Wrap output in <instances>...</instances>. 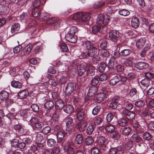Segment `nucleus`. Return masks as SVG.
I'll return each instance as SVG.
<instances>
[{
    "label": "nucleus",
    "mask_w": 154,
    "mask_h": 154,
    "mask_svg": "<svg viewBox=\"0 0 154 154\" xmlns=\"http://www.w3.org/2000/svg\"><path fill=\"white\" fill-rule=\"evenodd\" d=\"M91 16V14L88 13L78 12L72 15L71 18L77 22L84 23L89 20Z\"/></svg>",
    "instance_id": "nucleus-1"
},
{
    "label": "nucleus",
    "mask_w": 154,
    "mask_h": 154,
    "mask_svg": "<svg viewBox=\"0 0 154 154\" xmlns=\"http://www.w3.org/2000/svg\"><path fill=\"white\" fill-rule=\"evenodd\" d=\"M110 20L109 17L100 14L98 16L96 23L99 26H103L108 24Z\"/></svg>",
    "instance_id": "nucleus-2"
},
{
    "label": "nucleus",
    "mask_w": 154,
    "mask_h": 154,
    "mask_svg": "<svg viewBox=\"0 0 154 154\" xmlns=\"http://www.w3.org/2000/svg\"><path fill=\"white\" fill-rule=\"evenodd\" d=\"M39 42L37 41L33 43L32 44L29 43L26 45L23 50L24 54L25 55H28L31 52L33 46Z\"/></svg>",
    "instance_id": "nucleus-3"
},
{
    "label": "nucleus",
    "mask_w": 154,
    "mask_h": 154,
    "mask_svg": "<svg viewBox=\"0 0 154 154\" xmlns=\"http://www.w3.org/2000/svg\"><path fill=\"white\" fill-rule=\"evenodd\" d=\"M63 149L67 154H74V149L71 146L69 142H67L64 144Z\"/></svg>",
    "instance_id": "nucleus-4"
},
{
    "label": "nucleus",
    "mask_w": 154,
    "mask_h": 154,
    "mask_svg": "<svg viewBox=\"0 0 154 154\" xmlns=\"http://www.w3.org/2000/svg\"><path fill=\"white\" fill-rule=\"evenodd\" d=\"M119 36V32L118 31H112L109 33V38L115 42H117Z\"/></svg>",
    "instance_id": "nucleus-5"
},
{
    "label": "nucleus",
    "mask_w": 154,
    "mask_h": 154,
    "mask_svg": "<svg viewBox=\"0 0 154 154\" xmlns=\"http://www.w3.org/2000/svg\"><path fill=\"white\" fill-rule=\"evenodd\" d=\"M106 95L104 93L100 92L95 95L94 99L97 103H100L103 101Z\"/></svg>",
    "instance_id": "nucleus-6"
},
{
    "label": "nucleus",
    "mask_w": 154,
    "mask_h": 154,
    "mask_svg": "<svg viewBox=\"0 0 154 154\" xmlns=\"http://www.w3.org/2000/svg\"><path fill=\"white\" fill-rule=\"evenodd\" d=\"M74 89V84L72 83H68L65 91V94L67 96L70 95Z\"/></svg>",
    "instance_id": "nucleus-7"
},
{
    "label": "nucleus",
    "mask_w": 154,
    "mask_h": 154,
    "mask_svg": "<svg viewBox=\"0 0 154 154\" xmlns=\"http://www.w3.org/2000/svg\"><path fill=\"white\" fill-rule=\"evenodd\" d=\"M134 66L139 70L147 68L149 67L148 64L144 62H137L134 64Z\"/></svg>",
    "instance_id": "nucleus-8"
},
{
    "label": "nucleus",
    "mask_w": 154,
    "mask_h": 154,
    "mask_svg": "<svg viewBox=\"0 0 154 154\" xmlns=\"http://www.w3.org/2000/svg\"><path fill=\"white\" fill-rule=\"evenodd\" d=\"M122 113L124 116L129 119H132L135 117V114L132 111H126L124 109L122 111Z\"/></svg>",
    "instance_id": "nucleus-9"
},
{
    "label": "nucleus",
    "mask_w": 154,
    "mask_h": 154,
    "mask_svg": "<svg viewBox=\"0 0 154 154\" xmlns=\"http://www.w3.org/2000/svg\"><path fill=\"white\" fill-rule=\"evenodd\" d=\"M64 136V132L62 130H59L57 134V142L58 143H61L63 140Z\"/></svg>",
    "instance_id": "nucleus-10"
},
{
    "label": "nucleus",
    "mask_w": 154,
    "mask_h": 154,
    "mask_svg": "<svg viewBox=\"0 0 154 154\" xmlns=\"http://www.w3.org/2000/svg\"><path fill=\"white\" fill-rule=\"evenodd\" d=\"M105 139L104 137L101 136L98 138L97 142L100 149L103 150L105 149Z\"/></svg>",
    "instance_id": "nucleus-11"
},
{
    "label": "nucleus",
    "mask_w": 154,
    "mask_h": 154,
    "mask_svg": "<svg viewBox=\"0 0 154 154\" xmlns=\"http://www.w3.org/2000/svg\"><path fill=\"white\" fill-rule=\"evenodd\" d=\"M66 36V40L71 43H75L77 41V37L75 35L67 34Z\"/></svg>",
    "instance_id": "nucleus-12"
},
{
    "label": "nucleus",
    "mask_w": 154,
    "mask_h": 154,
    "mask_svg": "<svg viewBox=\"0 0 154 154\" xmlns=\"http://www.w3.org/2000/svg\"><path fill=\"white\" fill-rule=\"evenodd\" d=\"M86 64L83 63L80 64L78 69V73L79 76L82 75L85 72L86 69Z\"/></svg>",
    "instance_id": "nucleus-13"
},
{
    "label": "nucleus",
    "mask_w": 154,
    "mask_h": 154,
    "mask_svg": "<svg viewBox=\"0 0 154 154\" xmlns=\"http://www.w3.org/2000/svg\"><path fill=\"white\" fill-rule=\"evenodd\" d=\"M88 50L87 54L91 57H93L98 53L97 49L95 47H92Z\"/></svg>",
    "instance_id": "nucleus-14"
},
{
    "label": "nucleus",
    "mask_w": 154,
    "mask_h": 154,
    "mask_svg": "<svg viewBox=\"0 0 154 154\" xmlns=\"http://www.w3.org/2000/svg\"><path fill=\"white\" fill-rule=\"evenodd\" d=\"M97 88L96 86L91 85L88 90V95L91 97L94 95L97 91Z\"/></svg>",
    "instance_id": "nucleus-15"
},
{
    "label": "nucleus",
    "mask_w": 154,
    "mask_h": 154,
    "mask_svg": "<svg viewBox=\"0 0 154 154\" xmlns=\"http://www.w3.org/2000/svg\"><path fill=\"white\" fill-rule=\"evenodd\" d=\"M146 40L145 38H141L137 41L136 43V46L138 48H142L145 44Z\"/></svg>",
    "instance_id": "nucleus-16"
},
{
    "label": "nucleus",
    "mask_w": 154,
    "mask_h": 154,
    "mask_svg": "<svg viewBox=\"0 0 154 154\" xmlns=\"http://www.w3.org/2000/svg\"><path fill=\"white\" fill-rule=\"evenodd\" d=\"M63 110L66 113L71 114L74 112V108L73 106L71 105H66L64 106Z\"/></svg>",
    "instance_id": "nucleus-17"
},
{
    "label": "nucleus",
    "mask_w": 154,
    "mask_h": 154,
    "mask_svg": "<svg viewBox=\"0 0 154 154\" xmlns=\"http://www.w3.org/2000/svg\"><path fill=\"white\" fill-rule=\"evenodd\" d=\"M77 118L79 120H82L84 118L85 112L84 111L81 109H78L76 110Z\"/></svg>",
    "instance_id": "nucleus-18"
},
{
    "label": "nucleus",
    "mask_w": 154,
    "mask_h": 154,
    "mask_svg": "<svg viewBox=\"0 0 154 154\" xmlns=\"http://www.w3.org/2000/svg\"><path fill=\"white\" fill-rule=\"evenodd\" d=\"M119 101V98L118 97H115L113 101L109 104V107L113 109H116L119 105L118 102Z\"/></svg>",
    "instance_id": "nucleus-19"
},
{
    "label": "nucleus",
    "mask_w": 154,
    "mask_h": 154,
    "mask_svg": "<svg viewBox=\"0 0 154 154\" xmlns=\"http://www.w3.org/2000/svg\"><path fill=\"white\" fill-rule=\"evenodd\" d=\"M131 141L133 142H139L142 141V139L137 134H133L130 138Z\"/></svg>",
    "instance_id": "nucleus-20"
},
{
    "label": "nucleus",
    "mask_w": 154,
    "mask_h": 154,
    "mask_svg": "<svg viewBox=\"0 0 154 154\" xmlns=\"http://www.w3.org/2000/svg\"><path fill=\"white\" fill-rule=\"evenodd\" d=\"M9 93L5 91H2L0 92V100H5L8 97Z\"/></svg>",
    "instance_id": "nucleus-21"
},
{
    "label": "nucleus",
    "mask_w": 154,
    "mask_h": 154,
    "mask_svg": "<svg viewBox=\"0 0 154 154\" xmlns=\"http://www.w3.org/2000/svg\"><path fill=\"white\" fill-rule=\"evenodd\" d=\"M20 29V25L18 23H15L13 25L11 29V32L14 34L17 33Z\"/></svg>",
    "instance_id": "nucleus-22"
},
{
    "label": "nucleus",
    "mask_w": 154,
    "mask_h": 154,
    "mask_svg": "<svg viewBox=\"0 0 154 154\" xmlns=\"http://www.w3.org/2000/svg\"><path fill=\"white\" fill-rule=\"evenodd\" d=\"M131 24L134 28H137L140 24L139 19L136 17H133L131 20Z\"/></svg>",
    "instance_id": "nucleus-23"
},
{
    "label": "nucleus",
    "mask_w": 154,
    "mask_h": 154,
    "mask_svg": "<svg viewBox=\"0 0 154 154\" xmlns=\"http://www.w3.org/2000/svg\"><path fill=\"white\" fill-rule=\"evenodd\" d=\"M29 92L26 90H23L19 92L18 94V96L20 99L26 98L28 95Z\"/></svg>",
    "instance_id": "nucleus-24"
},
{
    "label": "nucleus",
    "mask_w": 154,
    "mask_h": 154,
    "mask_svg": "<svg viewBox=\"0 0 154 154\" xmlns=\"http://www.w3.org/2000/svg\"><path fill=\"white\" fill-rule=\"evenodd\" d=\"M83 137L82 135L81 134H77L75 137V142L77 144H81L83 141Z\"/></svg>",
    "instance_id": "nucleus-25"
},
{
    "label": "nucleus",
    "mask_w": 154,
    "mask_h": 154,
    "mask_svg": "<svg viewBox=\"0 0 154 154\" xmlns=\"http://www.w3.org/2000/svg\"><path fill=\"white\" fill-rule=\"evenodd\" d=\"M142 85L144 87H148L152 84V82L147 79H144L140 81Z\"/></svg>",
    "instance_id": "nucleus-26"
},
{
    "label": "nucleus",
    "mask_w": 154,
    "mask_h": 154,
    "mask_svg": "<svg viewBox=\"0 0 154 154\" xmlns=\"http://www.w3.org/2000/svg\"><path fill=\"white\" fill-rule=\"evenodd\" d=\"M64 106V103L62 100H58L56 101L55 107L57 109H61Z\"/></svg>",
    "instance_id": "nucleus-27"
},
{
    "label": "nucleus",
    "mask_w": 154,
    "mask_h": 154,
    "mask_svg": "<svg viewBox=\"0 0 154 154\" xmlns=\"http://www.w3.org/2000/svg\"><path fill=\"white\" fill-rule=\"evenodd\" d=\"M115 129V126L112 125H107L105 128L106 132L109 133H112L114 131Z\"/></svg>",
    "instance_id": "nucleus-28"
},
{
    "label": "nucleus",
    "mask_w": 154,
    "mask_h": 154,
    "mask_svg": "<svg viewBox=\"0 0 154 154\" xmlns=\"http://www.w3.org/2000/svg\"><path fill=\"white\" fill-rule=\"evenodd\" d=\"M66 127H70L72 126L74 123L73 122V119L71 117H68L65 119Z\"/></svg>",
    "instance_id": "nucleus-29"
},
{
    "label": "nucleus",
    "mask_w": 154,
    "mask_h": 154,
    "mask_svg": "<svg viewBox=\"0 0 154 154\" xmlns=\"http://www.w3.org/2000/svg\"><path fill=\"white\" fill-rule=\"evenodd\" d=\"M120 80L118 75L115 76L110 80L109 82V84L112 85H115L120 81Z\"/></svg>",
    "instance_id": "nucleus-30"
},
{
    "label": "nucleus",
    "mask_w": 154,
    "mask_h": 154,
    "mask_svg": "<svg viewBox=\"0 0 154 154\" xmlns=\"http://www.w3.org/2000/svg\"><path fill=\"white\" fill-rule=\"evenodd\" d=\"M11 85L13 87L18 88H21L22 86V84L20 82L16 81H12L11 82Z\"/></svg>",
    "instance_id": "nucleus-31"
},
{
    "label": "nucleus",
    "mask_w": 154,
    "mask_h": 154,
    "mask_svg": "<svg viewBox=\"0 0 154 154\" xmlns=\"http://www.w3.org/2000/svg\"><path fill=\"white\" fill-rule=\"evenodd\" d=\"M54 102L51 100L47 101L44 105V106L47 109H51L54 106Z\"/></svg>",
    "instance_id": "nucleus-32"
},
{
    "label": "nucleus",
    "mask_w": 154,
    "mask_h": 154,
    "mask_svg": "<svg viewBox=\"0 0 154 154\" xmlns=\"http://www.w3.org/2000/svg\"><path fill=\"white\" fill-rule=\"evenodd\" d=\"M95 67L93 66H90L87 71V75L89 76H92L95 73Z\"/></svg>",
    "instance_id": "nucleus-33"
},
{
    "label": "nucleus",
    "mask_w": 154,
    "mask_h": 154,
    "mask_svg": "<svg viewBox=\"0 0 154 154\" xmlns=\"http://www.w3.org/2000/svg\"><path fill=\"white\" fill-rule=\"evenodd\" d=\"M56 144V141L53 139L50 138L47 139V144L49 147L54 146Z\"/></svg>",
    "instance_id": "nucleus-34"
},
{
    "label": "nucleus",
    "mask_w": 154,
    "mask_h": 154,
    "mask_svg": "<svg viewBox=\"0 0 154 154\" xmlns=\"http://www.w3.org/2000/svg\"><path fill=\"white\" fill-rule=\"evenodd\" d=\"M95 127L93 125H89L86 131L87 134L91 135L92 133L95 129Z\"/></svg>",
    "instance_id": "nucleus-35"
},
{
    "label": "nucleus",
    "mask_w": 154,
    "mask_h": 154,
    "mask_svg": "<svg viewBox=\"0 0 154 154\" xmlns=\"http://www.w3.org/2000/svg\"><path fill=\"white\" fill-rule=\"evenodd\" d=\"M40 10L38 8H35L32 11V15L34 17H38L40 14Z\"/></svg>",
    "instance_id": "nucleus-36"
},
{
    "label": "nucleus",
    "mask_w": 154,
    "mask_h": 154,
    "mask_svg": "<svg viewBox=\"0 0 154 154\" xmlns=\"http://www.w3.org/2000/svg\"><path fill=\"white\" fill-rule=\"evenodd\" d=\"M119 13L121 15L124 16H126L130 14V12L127 10L123 9L119 11Z\"/></svg>",
    "instance_id": "nucleus-37"
},
{
    "label": "nucleus",
    "mask_w": 154,
    "mask_h": 154,
    "mask_svg": "<svg viewBox=\"0 0 154 154\" xmlns=\"http://www.w3.org/2000/svg\"><path fill=\"white\" fill-rule=\"evenodd\" d=\"M33 129L36 131H39L41 129L42 125L39 121L32 126Z\"/></svg>",
    "instance_id": "nucleus-38"
},
{
    "label": "nucleus",
    "mask_w": 154,
    "mask_h": 154,
    "mask_svg": "<svg viewBox=\"0 0 154 154\" xmlns=\"http://www.w3.org/2000/svg\"><path fill=\"white\" fill-rule=\"evenodd\" d=\"M131 131V129L130 127H125L122 130V133L125 135H128L130 134Z\"/></svg>",
    "instance_id": "nucleus-39"
},
{
    "label": "nucleus",
    "mask_w": 154,
    "mask_h": 154,
    "mask_svg": "<svg viewBox=\"0 0 154 154\" xmlns=\"http://www.w3.org/2000/svg\"><path fill=\"white\" fill-rule=\"evenodd\" d=\"M124 64L127 66H131L133 65L132 59L130 58H127L124 63Z\"/></svg>",
    "instance_id": "nucleus-40"
},
{
    "label": "nucleus",
    "mask_w": 154,
    "mask_h": 154,
    "mask_svg": "<svg viewBox=\"0 0 154 154\" xmlns=\"http://www.w3.org/2000/svg\"><path fill=\"white\" fill-rule=\"evenodd\" d=\"M99 78L97 76L94 78L91 81V85L96 86L98 83L99 82Z\"/></svg>",
    "instance_id": "nucleus-41"
},
{
    "label": "nucleus",
    "mask_w": 154,
    "mask_h": 154,
    "mask_svg": "<svg viewBox=\"0 0 154 154\" xmlns=\"http://www.w3.org/2000/svg\"><path fill=\"white\" fill-rule=\"evenodd\" d=\"M100 55L103 57H106L109 56V51L106 49H102L100 51Z\"/></svg>",
    "instance_id": "nucleus-42"
},
{
    "label": "nucleus",
    "mask_w": 154,
    "mask_h": 154,
    "mask_svg": "<svg viewBox=\"0 0 154 154\" xmlns=\"http://www.w3.org/2000/svg\"><path fill=\"white\" fill-rule=\"evenodd\" d=\"M67 80V78L66 75H62L59 81V83L60 84L62 85L64 84Z\"/></svg>",
    "instance_id": "nucleus-43"
},
{
    "label": "nucleus",
    "mask_w": 154,
    "mask_h": 154,
    "mask_svg": "<svg viewBox=\"0 0 154 154\" xmlns=\"http://www.w3.org/2000/svg\"><path fill=\"white\" fill-rule=\"evenodd\" d=\"M37 118L35 117H32L29 121V124L32 126L35 125L37 122H38Z\"/></svg>",
    "instance_id": "nucleus-44"
},
{
    "label": "nucleus",
    "mask_w": 154,
    "mask_h": 154,
    "mask_svg": "<svg viewBox=\"0 0 154 154\" xmlns=\"http://www.w3.org/2000/svg\"><path fill=\"white\" fill-rule=\"evenodd\" d=\"M60 47L61 50L63 52H67L69 51L68 48L65 43H62L60 45Z\"/></svg>",
    "instance_id": "nucleus-45"
},
{
    "label": "nucleus",
    "mask_w": 154,
    "mask_h": 154,
    "mask_svg": "<svg viewBox=\"0 0 154 154\" xmlns=\"http://www.w3.org/2000/svg\"><path fill=\"white\" fill-rule=\"evenodd\" d=\"M58 20L57 18L54 17L48 20L47 21V23L49 24H55Z\"/></svg>",
    "instance_id": "nucleus-46"
},
{
    "label": "nucleus",
    "mask_w": 154,
    "mask_h": 154,
    "mask_svg": "<svg viewBox=\"0 0 154 154\" xmlns=\"http://www.w3.org/2000/svg\"><path fill=\"white\" fill-rule=\"evenodd\" d=\"M22 47L21 45H19L14 48L13 51L14 53H18L22 51Z\"/></svg>",
    "instance_id": "nucleus-47"
},
{
    "label": "nucleus",
    "mask_w": 154,
    "mask_h": 154,
    "mask_svg": "<svg viewBox=\"0 0 154 154\" xmlns=\"http://www.w3.org/2000/svg\"><path fill=\"white\" fill-rule=\"evenodd\" d=\"M118 124L119 125L122 127H124L127 125V122L125 119L123 118L118 121Z\"/></svg>",
    "instance_id": "nucleus-48"
},
{
    "label": "nucleus",
    "mask_w": 154,
    "mask_h": 154,
    "mask_svg": "<svg viewBox=\"0 0 154 154\" xmlns=\"http://www.w3.org/2000/svg\"><path fill=\"white\" fill-rule=\"evenodd\" d=\"M106 67V64L104 63H100L98 67V70L100 72H103L105 69Z\"/></svg>",
    "instance_id": "nucleus-49"
},
{
    "label": "nucleus",
    "mask_w": 154,
    "mask_h": 154,
    "mask_svg": "<svg viewBox=\"0 0 154 154\" xmlns=\"http://www.w3.org/2000/svg\"><path fill=\"white\" fill-rule=\"evenodd\" d=\"M131 52V51L130 49H125L122 51L121 53L123 56H126L128 55Z\"/></svg>",
    "instance_id": "nucleus-50"
},
{
    "label": "nucleus",
    "mask_w": 154,
    "mask_h": 154,
    "mask_svg": "<svg viewBox=\"0 0 154 154\" xmlns=\"http://www.w3.org/2000/svg\"><path fill=\"white\" fill-rule=\"evenodd\" d=\"M77 28L76 27L72 26L70 28L68 34L75 35V34L77 31Z\"/></svg>",
    "instance_id": "nucleus-51"
},
{
    "label": "nucleus",
    "mask_w": 154,
    "mask_h": 154,
    "mask_svg": "<svg viewBox=\"0 0 154 154\" xmlns=\"http://www.w3.org/2000/svg\"><path fill=\"white\" fill-rule=\"evenodd\" d=\"M83 45L84 46L86 47L88 50L91 48L92 47H94L93 45V44L89 41L85 42Z\"/></svg>",
    "instance_id": "nucleus-52"
},
{
    "label": "nucleus",
    "mask_w": 154,
    "mask_h": 154,
    "mask_svg": "<svg viewBox=\"0 0 154 154\" xmlns=\"http://www.w3.org/2000/svg\"><path fill=\"white\" fill-rule=\"evenodd\" d=\"M100 107L99 106H95L93 109L92 113L94 115H97L100 111Z\"/></svg>",
    "instance_id": "nucleus-53"
},
{
    "label": "nucleus",
    "mask_w": 154,
    "mask_h": 154,
    "mask_svg": "<svg viewBox=\"0 0 154 154\" xmlns=\"http://www.w3.org/2000/svg\"><path fill=\"white\" fill-rule=\"evenodd\" d=\"M100 29V26L97 25L93 26L92 28V32L94 34L97 33Z\"/></svg>",
    "instance_id": "nucleus-54"
},
{
    "label": "nucleus",
    "mask_w": 154,
    "mask_h": 154,
    "mask_svg": "<svg viewBox=\"0 0 154 154\" xmlns=\"http://www.w3.org/2000/svg\"><path fill=\"white\" fill-rule=\"evenodd\" d=\"M145 104V102L142 100H139L135 102V104L137 107H140Z\"/></svg>",
    "instance_id": "nucleus-55"
},
{
    "label": "nucleus",
    "mask_w": 154,
    "mask_h": 154,
    "mask_svg": "<svg viewBox=\"0 0 154 154\" xmlns=\"http://www.w3.org/2000/svg\"><path fill=\"white\" fill-rule=\"evenodd\" d=\"M83 123H84V125H82V124H79L78 125V128L79 129V130L82 132H83L85 130V128L87 125V122H84Z\"/></svg>",
    "instance_id": "nucleus-56"
},
{
    "label": "nucleus",
    "mask_w": 154,
    "mask_h": 154,
    "mask_svg": "<svg viewBox=\"0 0 154 154\" xmlns=\"http://www.w3.org/2000/svg\"><path fill=\"white\" fill-rule=\"evenodd\" d=\"M114 59L112 58H111L109 60L108 66L109 69H112L113 68L114 65Z\"/></svg>",
    "instance_id": "nucleus-57"
},
{
    "label": "nucleus",
    "mask_w": 154,
    "mask_h": 154,
    "mask_svg": "<svg viewBox=\"0 0 154 154\" xmlns=\"http://www.w3.org/2000/svg\"><path fill=\"white\" fill-rule=\"evenodd\" d=\"M93 142V140L91 137H88L86 139L85 142L87 144L90 145Z\"/></svg>",
    "instance_id": "nucleus-58"
},
{
    "label": "nucleus",
    "mask_w": 154,
    "mask_h": 154,
    "mask_svg": "<svg viewBox=\"0 0 154 154\" xmlns=\"http://www.w3.org/2000/svg\"><path fill=\"white\" fill-rule=\"evenodd\" d=\"M102 122V118L99 117H96L94 121V122L95 125H98L100 124Z\"/></svg>",
    "instance_id": "nucleus-59"
},
{
    "label": "nucleus",
    "mask_w": 154,
    "mask_h": 154,
    "mask_svg": "<svg viewBox=\"0 0 154 154\" xmlns=\"http://www.w3.org/2000/svg\"><path fill=\"white\" fill-rule=\"evenodd\" d=\"M51 128L49 126H46L42 130L43 132L45 134H47L50 133Z\"/></svg>",
    "instance_id": "nucleus-60"
},
{
    "label": "nucleus",
    "mask_w": 154,
    "mask_h": 154,
    "mask_svg": "<svg viewBox=\"0 0 154 154\" xmlns=\"http://www.w3.org/2000/svg\"><path fill=\"white\" fill-rule=\"evenodd\" d=\"M18 140H13L11 142V146L15 148H17L18 144Z\"/></svg>",
    "instance_id": "nucleus-61"
},
{
    "label": "nucleus",
    "mask_w": 154,
    "mask_h": 154,
    "mask_svg": "<svg viewBox=\"0 0 154 154\" xmlns=\"http://www.w3.org/2000/svg\"><path fill=\"white\" fill-rule=\"evenodd\" d=\"M143 138L146 140H148L151 139V136L149 133L145 132L143 134Z\"/></svg>",
    "instance_id": "nucleus-62"
},
{
    "label": "nucleus",
    "mask_w": 154,
    "mask_h": 154,
    "mask_svg": "<svg viewBox=\"0 0 154 154\" xmlns=\"http://www.w3.org/2000/svg\"><path fill=\"white\" fill-rule=\"evenodd\" d=\"M41 2L40 0H35L33 2L32 5L34 8H38L40 6Z\"/></svg>",
    "instance_id": "nucleus-63"
},
{
    "label": "nucleus",
    "mask_w": 154,
    "mask_h": 154,
    "mask_svg": "<svg viewBox=\"0 0 154 154\" xmlns=\"http://www.w3.org/2000/svg\"><path fill=\"white\" fill-rule=\"evenodd\" d=\"M108 77V75L106 74H102L100 76L99 80L101 81H104L107 79Z\"/></svg>",
    "instance_id": "nucleus-64"
}]
</instances>
